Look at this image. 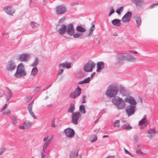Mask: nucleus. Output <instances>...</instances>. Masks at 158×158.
Wrapping results in <instances>:
<instances>
[{
	"label": "nucleus",
	"mask_w": 158,
	"mask_h": 158,
	"mask_svg": "<svg viewBox=\"0 0 158 158\" xmlns=\"http://www.w3.org/2000/svg\"><path fill=\"white\" fill-rule=\"evenodd\" d=\"M79 111L83 114L86 113L85 106L83 105H81L79 106Z\"/></svg>",
	"instance_id": "33"
},
{
	"label": "nucleus",
	"mask_w": 158,
	"mask_h": 158,
	"mask_svg": "<svg viewBox=\"0 0 158 158\" xmlns=\"http://www.w3.org/2000/svg\"><path fill=\"white\" fill-rule=\"evenodd\" d=\"M83 34L81 33H77L73 35L74 38H77L83 35Z\"/></svg>",
	"instance_id": "40"
},
{
	"label": "nucleus",
	"mask_w": 158,
	"mask_h": 158,
	"mask_svg": "<svg viewBox=\"0 0 158 158\" xmlns=\"http://www.w3.org/2000/svg\"><path fill=\"white\" fill-rule=\"evenodd\" d=\"M30 58V55L27 53H23L18 56V60L21 62H27Z\"/></svg>",
	"instance_id": "11"
},
{
	"label": "nucleus",
	"mask_w": 158,
	"mask_h": 158,
	"mask_svg": "<svg viewBox=\"0 0 158 158\" xmlns=\"http://www.w3.org/2000/svg\"><path fill=\"white\" fill-rule=\"evenodd\" d=\"M48 146L44 144L43 145V147L42 148V151L43 152H45V150L47 148Z\"/></svg>",
	"instance_id": "51"
},
{
	"label": "nucleus",
	"mask_w": 158,
	"mask_h": 158,
	"mask_svg": "<svg viewBox=\"0 0 158 158\" xmlns=\"http://www.w3.org/2000/svg\"><path fill=\"white\" fill-rule=\"evenodd\" d=\"M5 67L6 72L8 73H12L15 70L17 65L14 60H10L6 63Z\"/></svg>",
	"instance_id": "4"
},
{
	"label": "nucleus",
	"mask_w": 158,
	"mask_h": 158,
	"mask_svg": "<svg viewBox=\"0 0 158 158\" xmlns=\"http://www.w3.org/2000/svg\"><path fill=\"white\" fill-rule=\"evenodd\" d=\"M45 152H43L42 151L41 152V158H44L45 157Z\"/></svg>",
	"instance_id": "57"
},
{
	"label": "nucleus",
	"mask_w": 158,
	"mask_h": 158,
	"mask_svg": "<svg viewBox=\"0 0 158 158\" xmlns=\"http://www.w3.org/2000/svg\"><path fill=\"white\" fill-rule=\"evenodd\" d=\"M123 6H121L117 9L116 11V12L118 14L120 15V12L123 11Z\"/></svg>",
	"instance_id": "41"
},
{
	"label": "nucleus",
	"mask_w": 158,
	"mask_h": 158,
	"mask_svg": "<svg viewBox=\"0 0 158 158\" xmlns=\"http://www.w3.org/2000/svg\"><path fill=\"white\" fill-rule=\"evenodd\" d=\"M7 104L6 103L4 105V106H3L2 109V111H3V110H4L7 107Z\"/></svg>",
	"instance_id": "61"
},
{
	"label": "nucleus",
	"mask_w": 158,
	"mask_h": 158,
	"mask_svg": "<svg viewBox=\"0 0 158 158\" xmlns=\"http://www.w3.org/2000/svg\"><path fill=\"white\" fill-rule=\"evenodd\" d=\"M119 90L118 86L117 84H113L110 85L108 88L106 94L110 98H114L117 95Z\"/></svg>",
	"instance_id": "1"
},
{
	"label": "nucleus",
	"mask_w": 158,
	"mask_h": 158,
	"mask_svg": "<svg viewBox=\"0 0 158 158\" xmlns=\"http://www.w3.org/2000/svg\"><path fill=\"white\" fill-rule=\"evenodd\" d=\"M66 31V26L64 25H62L58 29L57 31L60 35H63L64 34Z\"/></svg>",
	"instance_id": "20"
},
{
	"label": "nucleus",
	"mask_w": 158,
	"mask_h": 158,
	"mask_svg": "<svg viewBox=\"0 0 158 158\" xmlns=\"http://www.w3.org/2000/svg\"><path fill=\"white\" fill-rule=\"evenodd\" d=\"M78 154V150H76L71 152L70 154V158H75L77 157Z\"/></svg>",
	"instance_id": "25"
},
{
	"label": "nucleus",
	"mask_w": 158,
	"mask_h": 158,
	"mask_svg": "<svg viewBox=\"0 0 158 158\" xmlns=\"http://www.w3.org/2000/svg\"><path fill=\"white\" fill-rule=\"evenodd\" d=\"M124 56H125V60L128 61L135 62L136 61V58L131 55H126L124 54Z\"/></svg>",
	"instance_id": "19"
},
{
	"label": "nucleus",
	"mask_w": 158,
	"mask_h": 158,
	"mask_svg": "<svg viewBox=\"0 0 158 158\" xmlns=\"http://www.w3.org/2000/svg\"><path fill=\"white\" fill-rule=\"evenodd\" d=\"M96 64L92 61H89L84 66V70L86 72L92 71L93 69L95 67Z\"/></svg>",
	"instance_id": "6"
},
{
	"label": "nucleus",
	"mask_w": 158,
	"mask_h": 158,
	"mask_svg": "<svg viewBox=\"0 0 158 158\" xmlns=\"http://www.w3.org/2000/svg\"><path fill=\"white\" fill-rule=\"evenodd\" d=\"M64 132L66 136L70 139L73 137L75 132L74 130L72 128H68L65 129Z\"/></svg>",
	"instance_id": "13"
},
{
	"label": "nucleus",
	"mask_w": 158,
	"mask_h": 158,
	"mask_svg": "<svg viewBox=\"0 0 158 158\" xmlns=\"http://www.w3.org/2000/svg\"><path fill=\"white\" fill-rule=\"evenodd\" d=\"M38 72V70L36 67H34L31 71V74L33 76H35Z\"/></svg>",
	"instance_id": "30"
},
{
	"label": "nucleus",
	"mask_w": 158,
	"mask_h": 158,
	"mask_svg": "<svg viewBox=\"0 0 158 158\" xmlns=\"http://www.w3.org/2000/svg\"><path fill=\"white\" fill-rule=\"evenodd\" d=\"M119 91L121 94L123 96H126L128 94L127 92L123 87H121L120 88Z\"/></svg>",
	"instance_id": "31"
},
{
	"label": "nucleus",
	"mask_w": 158,
	"mask_h": 158,
	"mask_svg": "<svg viewBox=\"0 0 158 158\" xmlns=\"http://www.w3.org/2000/svg\"><path fill=\"white\" fill-rule=\"evenodd\" d=\"M66 6L63 5L57 6L56 7V12L57 15H62L65 14L67 11Z\"/></svg>",
	"instance_id": "7"
},
{
	"label": "nucleus",
	"mask_w": 158,
	"mask_h": 158,
	"mask_svg": "<svg viewBox=\"0 0 158 158\" xmlns=\"http://www.w3.org/2000/svg\"><path fill=\"white\" fill-rule=\"evenodd\" d=\"M48 137H49V136L48 135L45 137L43 139V141L44 142H45V141H47L48 138Z\"/></svg>",
	"instance_id": "64"
},
{
	"label": "nucleus",
	"mask_w": 158,
	"mask_h": 158,
	"mask_svg": "<svg viewBox=\"0 0 158 158\" xmlns=\"http://www.w3.org/2000/svg\"><path fill=\"white\" fill-rule=\"evenodd\" d=\"M146 116L144 115L142 119L139 121V125H141L144 124L146 122Z\"/></svg>",
	"instance_id": "37"
},
{
	"label": "nucleus",
	"mask_w": 158,
	"mask_h": 158,
	"mask_svg": "<svg viewBox=\"0 0 158 158\" xmlns=\"http://www.w3.org/2000/svg\"><path fill=\"white\" fill-rule=\"evenodd\" d=\"M74 29L72 23H70L66 26V32L70 36H72L74 33Z\"/></svg>",
	"instance_id": "15"
},
{
	"label": "nucleus",
	"mask_w": 158,
	"mask_h": 158,
	"mask_svg": "<svg viewBox=\"0 0 158 158\" xmlns=\"http://www.w3.org/2000/svg\"><path fill=\"white\" fill-rule=\"evenodd\" d=\"M75 110V107L74 105L73 104H71L70 107L68 110V111L69 112L72 113H73V112Z\"/></svg>",
	"instance_id": "29"
},
{
	"label": "nucleus",
	"mask_w": 158,
	"mask_h": 158,
	"mask_svg": "<svg viewBox=\"0 0 158 158\" xmlns=\"http://www.w3.org/2000/svg\"><path fill=\"white\" fill-rule=\"evenodd\" d=\"M158 5V3L156 4H153L149 6V8L150 9H152L156 7V6Z\"/></svg>",
	"instance_id": "45"
},
{
	"label": "nucleus",
	"mask_w": 158,
	"mask_h": 158,
	"mask_svg": "<svg viewBox=\"0 0 158 158\" xmlns=\"http://www.w3.org/2000/svg\"><path fill=\"white\" fill-rule=\"evenodd\" d=\"M40 89V87H37L35 88V89L34 90V92H37L38 91H39Z\"/></svg>",
	"instance_id": "55"
},
{
	"label": "nucleus",
	"mask_w": 158,
	"mask_h": 158,
	"mask_svg": "<svg viewBox=\"0 0 158 158\" xmlns=\"http://www.w3.org/2000/svg\"><path fill=\"white\" fill-rule=\"evenodd\" d=\"M111 102L114 104L118 110L123 109L125 106V103L124 100L118 96L113 98L111 99Z\"/></svg>",
	"instance_id": "3"
},
{
	"label": "nucleus",
	"mask_w": 158,
	"mask_h": 158,
	"mask_svg": "<svg viewBox=\"0 0 158 158\" xmlns=\"http://www.w3.org/2000/svg\"><path fill=\"white\" fill-rule=\"evenodd\" d=\"M134 139L135 140V141L137 143L138 142L139 140V138L138 136H134Z\"/></svg>",
	"instance_id": "59"
},
{
	"label": "nucleus",
	"mask_w": 158,
	"mask_h": 158,
	"mask_svg": "<svg viewBox=\"0 0 158 158\" xmlns=\"http://www.w3.org/2000/svg\"><path fill=\"white\" fill-rule=\"evenodd\" d=\"M81 114L79 112L74 113L72 114L71 122L74 125L78 124V121L81 117Z\"/></svg>",
	"instance_id": "9"
},
{
	"label": "nucleus",
	"mask_w": 158,
	"mask_h": 158,
	"mask_svg": "<svg viewBox=\"0 0 158 158\" xmlns=\"http://www.w3.org/2000/svg\"><path fill=\"white\" fill-rule=\"evenodd\" d=\"M136 153L137 154L139 155H143L144 154V153L141 152V147L138 146L136 150Z\"/></svg>",
	"instance_id": "38"
},
{
	"label": "nucleus",
	"mask_w": 158,
	"mask_h": 158,
	"mask_svg": "<svg viewBox=\"0 0 158 158\" xmlns=\"http://www.w3.org/2000/svg\"><path fill=\"white\" fill-rule=\"evenodd\" d=\"M81 93V89L77 86L73 92L70 94L69 97L71 98L75 99L79 96Z\"/></svg>",
	"instance_id": "8"
},
{
	"label": "nucleus",
	"mask_w": 158,
	"mask_h": 158,
	"mask_svg": "<svg viewBox=\"0 0 158 158\" xmlns=\"http://www.w3.org/2000/svg\"><path fill=\"white\" fill-rule=\"evenodd\" d=\"M97 139V136L95 135L93 138V139L91 141L92 142H94L96 141Z\"/></svg>",
	"instance_id": "54"
},
{
	"label": "nucleus",
	"mask_w": 158,
	"mask_h": 158,
	"mask_svg": "<svg viewBox=\"0 0 158 158\" xmlns=\"http://www.w3.org/2000/svg\"><path fill=\"white\" fill-rule=\"evenodd\" d=\"M95 29V27L94 24H92V26L89 29V33L87 35V36H91L93 32V31Z\"/></svg>",
	"instance_id": "32"
},
{
	"label": "nucleus",
	"mask_w": 158,
	"mask_h": 158,
	"mask_svg": "<svg viewBox=\"0 0 158 158\" xmlns=\"http://www.w3.org/2000/svg\"><path fill=\"white\" fill-rule=\"evenodd\" d=\"M71 67V64L66 62L60 64L59 65V69H61L62 68L64 69L65 68L67 69H69Z\"/></svg>",
	"instance_id": "22"
},
{
	"label": "nucleus",
	"mask_w": 158,
	"mask_h": 158,
	"mask_svg": "<svg viewBox=\"0 0 158 158\" xmlns=\"http://www.w3.org/2000/svg\"><path fill=\"white\" fill-rule=\"evenodd\" d=\"M129 52L133 54H138V52L137 51L133 50H129Z\"/></svg>",
	"instance_id": "62"
},
{
	"label": "nucleus",
	"mask_w": 158,
	"mask_h": 158,
	"mask_svg": "<svg viewBox=\"0 0 158 158\" xmlns=\"http://www.w3.org/2000/svg\"><path fill=\"white\" fill-rule=\"evenodd\" d=\"M6 95V102H7L9 99L12 97L13 93L8 88H6L5 90V93L4 94Z\"/></svg>",
	"instance_id": "17"
},
{
	"label": "nucleus",
	"mask_w": 158,
	"mask_h": 158,
	"mask_svg": "<svg viewBox=\"0 0 158 158\" xmlns=\"http://www.w3.org/2000/svg\"><path fill=\"white\" fill-rule=\"evenodd\" d=\"M11 122L13 124L15 125L17 123V119L14 116H11Z\"/></svg>",
	"instance_id": "36"
},
{
	"label": "nucleus",
	"mask_w": 158,
	"mask_h": 158,
	"mask_svg": "<svg viewBox=\"0 0 158 158\" xmlns=\"http://www.w3.org/2000/svg\"><path fill=\"white\" fill-rule=\"evenodd\" d=\"M2 113L3 114H9L10 113V111L9 110H7L6 111H1Z\"/></svg>",
	"instance_id": "52"
},
{
	"label": "nucleus",
	"mask_w": 158,
	"mask_h": 158,
	"mask_svg": "<svg viewBox=\"0 0 158 158\" xmlns=\"http://www.w3.org/2000/svg\"><path fill=\"white\" fill-rule=\"evenodd\" d=\"M125 56L124 53L117 54L116 56L115 64L117 66L119 67L122 65L124 63Z\"/></svg>",
	"instance_id": "5"
},
{
	"label": "nucleus",
	"mask_w": 158,
	"mask_h": 158,
	"mask_svg": "<svg viewBox=\"0 0 158 158\" xmlns=\"http://www.w3.org/2000/svg\"><path fill=\"white\" fill-rule=\"evenodd\" d=\"M65 17H63L60 19L59 21V23H63L64 21L65 20Z\"/></svg>",
	"instance_id": "60"
},
{
	"label": "nucleus",
	"mask_w": 158,
	"mask_h": 158,
	"mask_svg": "<svg viewBox=\"0 0 158 158\" xmlns=\"http://www.w3.org/2000/svg\"><path fill=\"white\" fill-rule=\"evenodd\" d=\"M111 23L114 26H119L121 25V20L118 19H115L112 20Z\"/></svg>",
	"instance_id": "26"
},
{
	"label": "nucleus",
	"mask_w": 158,
	"mask_h": 158,
	"mask_svg": "<svg viewBox=\"0 0 158 158\" xmlns=\"http://www.w3.org/2000/svg\"><path fill=\"white\" fill-rule=\"evenodd\" d=\"M124 151L125 152V153L127 154L130 155L131 156H132V155L130 153L127 149L125 148H124Z\"/></svg>",
	"instance_id": "56"
},
{
	"label": "nucleus",
	"mask_w": 158,
	"mask_h": 158,
	"mask_svg": "<svg viewBox=\"0 0 158 158\" xmlns=\"http://www.w3.org/2000/svg\"><path fill=\"white\" fill-rule=\"evenodd\" d=\"M132 15V13L128 11L123 17L122 20L123 22H129L131 19Z\"/></svg>",
	"instance_id": "16"
},
{
	"label": "nucleus",
	"mask_w": 158,
	"mask_h": 158,
	"mask_svg": "<svg viewBox=\"0 0 158 158\" xmlns=\"http://www.w3.org/2000/svg\"><path fill=\"white\" fill-rule=\"evenodd\" d=\"M64 72V70L63 69H60L58 72L57 75H61Z\"/></svg>",
	"instance_id": "46"
},
{
	"label": "nucleus",
	"mask_w": 158,
	"mask_h": 158,
	"mask_svg": "<svg viewBox=\"0 0 158 158\" xmlns=\"http://www.w3.org/2000/svg\"><path fill=\"white\" fill-rule=\"evenodd\" d=\"M91 77H88L85 79L83 80L80 81L79 82V84H82L84 83H89L91 81Z\"/></svg>",
	"instance_id": "27"
},
{
	"label": "nucleus",
	"mask_w": 158,
	"mask_h": 158,
	"mask_svg": "<svg viewBox=\"0 0 158 158\" xmlns=\"http://www.w3.org/2000/svg\"><path fill=\"white\" fill-rule=\"evenodd\" d=\"M53 136L52 135L51 137L47 140L49 143H51L52 139L53 138Z\"/></svg>",
	"instance_id": "58"
},
{
	"label": "nucleus",
	"mask_w": 158,
	"mask_h": 158,
	"mask_svg": "<svg viewBox=\"0 0 158 158\" xmlns=\"http://www.w3.org/2000/svg\"><path fill=\"white\" fill-rule=\"evenodd\" d=\"M30 25L33 29L37 27L38 26V24L33 22H31V23Z\"/></svg>",
	"instance_id": "43"
},
{
	"label": "nucleus",
	"mask_w": 158,
	"mask_h": 158,
	"mask_svg": "<svg viewBox=\"0 0 158 158\" xmlns=\"http://www.w3.org/2000/svg\"><path fill=\"white\" fill-rule=\"evenodd\" d=\"M23 125L26 128L29 129L31 127L32 123L29 121H26L23 123Z\"/></svg>",
	"instance_id": "28"
},
{
	"label": "nucleus",
	"mask_w": 158,
	"mask_h": 158,
	"mask_svg": "<svg viewBox=\"0 0 158 158\" xmlns=\"http://www.w3.org/2000/svg\"><path fill=\"white\" fill-rule=\"evenodd\" d=\"M135 6L136 9L138 10H141L144 3V0H131Z\"/></svg>",
	"instance_id": "12"
},
{
	"label": "nucleus",
	"mask_w": 158,
	"mask_h": 158,
	"mask_svg": "<svg viewBox=\"0 0 158 158\" xmlns=\"http://www.w3.org/2000/svg\"><path fill=\"white\" fill-rule=\"evenodd\" d=\"M4 10L6 13L10 15H12L15 12V9L11 6L5 7L4 8Z\"/></svg>",
	"instance_id": "18"
},
{
	"label": "nucleus",
	"mask_w": 158,
	"mask_h": 158,
	"mask_svg": "<svg viewBox=\"0 0 158 158\" xmlns=\"http://www.w3.org/2000/svg\"><path fill=\"white\" fill-rule=\"evenodd\" d=\"M120 123V121L119 120H116L114 123V124H113V126L115 127H119L120 126V125L119 124Z\"/></svg>",
	"instance_id": "42"
},
{
	"label": "nucleus",
	"mask_w": 158,
	"mask_h": 158,
	"mask_svg": "<svg viewBox=\"0 0 158 158\" xmlns=\"http://www.w3.org/2000/svg\"><path fill=\"white\" fill-rule=\"evenodd\" d=\"M148 135L147 137H148L150 139L154 136L155 134V129L153 128L149 129L148 131Z\"/></svg>",
	"instance_id": "21"
},
{
	"label": "nucleus",
	"mask_w": 158,
	"mask_h": 158,
	"mask_svg": "<svg viewBox=\"0 0 158 158\" xmlns=\"http://www.w3.org/2000/svg\"><path fill=\"white\" fill-rule=\"evenodd\" d=\"M16 71L14 74V76L18 78L24 77L27 75L24 65L22 63L19 64L16 67Z\"/></svg>",
	"instance_id": "2"
},
{
	"label": "nucleus",
	"mask_w": 158,
	"mask_h": 158,
	"mask_svg": "<svg viewBox=\"0 0 158 158\" xmlns=\"http://www.w3.org/2000/svg\"><path fill=\"white\" fill-rule=\"evenodd\" d=\"M114 10L113 8L112 7H110V11L109 13V16H110L114 12Z\"/></svg>",
	"instance_id": "47"
},
{
	"label": "nucleus",
	"mask_w": 158,
	"mask_h": 158,
	"mask_svg": "<svg viewBox=\"0 0 158 158\" xmlns=\"http://www.w3.org/2000/svg\"><path fill=\"white\" fill-rule=\"evenodd\" d=\"M136 110V106L128 105L126 108V113L129 117L133 114Z\"/></svg>",
	"instance_id": "10"
},
{
	"label": "nucleus",
	"mask_w": 158,
	"mask_h": 158,
	"mask_svg": "<svg viewBox=\"0 0 158 158\" xmlns=\"http://www.w3.org/2000/svg\"><path fill=\"white\" fill-rule=\"evenodd\" d=\"M124 101L125 102L129 103L130 105L136 106L137 104L134 98L130 95H127Z\"/></svg>",
	"instance_id": "14"
},
{
	"label": "nucleus",
	"mask_w": 158,
	"mask_h": 158,
	"mask_svg": "<svg viewBox=\"0 0 158 158\" xmlns=\"http://www.w3.org/2000/svg\"><path fill=\"white\" fill-rule=\"evenodd\" d=\"M5 148L3 147H0V155L2 154L5 150Z\"/></svg>",
	"instance_id": "44"
},
{
	"label": "nucleus",
	"mask_w": 158,
	"mask_h": 158,
	"mask_svg": "<svg viewBox=\"0 0 158 158\" xmlns=\"http://www.w3.org/2000/svg\"><path fill=\"white\" fill-rule=\"evenodd\" d=\"M29 113L31 116L33 117L34 119H35L36 118V116L32 111L30 112Z\"/></svg>",
	"instance_id": "53"
},
{
	"label": "nucleus",
	"mask_w": 158,
	"mask_h": 158,
	"mask_svg": "<svg viewBox=\"0 0 158 158\" xmlns=\"http://www.w3.org/2000/svg\"><path fill=\"white\" fill-rule=\"evenodd\" d=\"M123 122L124 124L121 126V127L122 128L127 130H129L132 128V127L130 126L126 121H125Z\"/></svg>",
	"instance_id": "23"
},
{
	"label": "nucleus",
	"mask_w": 158,
	"mask_h": 158,
	"mask_svg": "<svg viewBox=\"0 0 158 158\" xmlns=\"http://www.w3.org/2000/svg\"><path fill=\"white\" fill-rule=\"evenodd\" d=\"M39 63V61L37 57H36L34 62L31 64V66H36Z\"/></svg>",
	"instance_id": "39"
},
{
	"label": "nucleus",
	"mask_w": 158,
	"mask_h": 158,
	"mask_svg": "<svg viewBox=\"0 0 158 158\" xmlns=\"http://www.w3.org/2000/svg\"><path fill=\"white\" fill-rule=\"evenodd\" d=\"M32 98V96H30L27 97L26 99V101L27 102H28L30 101Z\"/></svg>",
	"instance_id": "48"
},
{
	"label": "nucleus",
	"mask_w": 158,
	"mask_h": 158,
	"mask_svg": "<svg viewBox=\"0 0 158 158\" xmlns=\"http://www.w3.org/2000/svg\"><path fill=\"white\" fill-rule=\"evenodd\" d=\"M86 96L85 95L83 96L82 97V103H85L86 102Z\"/></svg>",
	"instance_id": "50"
},
{
	"label": "nucleus",
	"mask_w": 158,
	"mask_h": 158,
	"mask_svg": "<svg viewBox=\"0 0 158 158\" xmlns=\"http://www.w3.org/2000/svg\"><path fill=\"white\" fill-rule=\"evenodd\" d=\"M76 30L79 32H84L86 31V29L81 26L77 27Z\"/></svg>",
	"instance_id": "34"
},
{
	"label": "nucleus",
	"mask_w": 158,
	"mask_h": 158,
	"mask_svg": "<svg viewBox=\"0 0 158 158\" xmlns=\"http://www.w3.org/2000/svg\"><path fill=\"white\" fill-rule=\"evenodd\" d=\"M97 72H99L101 71V70L104 67V63L102 62H98L97 63Z\"/></svg>",
	"instance_id": "24"
},
{
	"label": "nucleus",
	"mask_w": 158,
	"mask_h": 158,
	"mask_svg": "<svg viewBox=\"0 0 158 158\" xmlns=\"http://www.w3.org/2000/svg\"><path fill=\"white\" fill-rule=\"evenodd\" d=\"M32 106L30 104L28 105L27 107V110L29 112H31L32 111Z\"/></svg>",
	"instance_id": "49"
},
{
	"label": "nucleus",
	"mask_w": 158,
	"mask_h": 158,
	"mask_svg": "<svg viewBox=\"0 0 158 158\" xmlns=\"http://www.w3.org/2000/svg\"><path fill=\"white\" fill-rule=\"evenodd\" d=\"M51 126L52 127H55L56 126L55 125L54 122L53 120L52 121L51 124Z\"/></svg>",
	"instance_id": "63"
},
{
	"label": "nucleus",
	"mask_w": 158,
	"mask_h": 158,
	"mask_svg": "<svg viewBox=\"0 0 158 158\" xmlns=\"http://www.w3.org/2000/svg\"><path fill=\"white\" fill-rule=\"evenodd\" d=\"M135 21L137 24V26L138 27L141 24V19L139 17H137L135 18Z\"/></svg>",
	"instance_id": "35"
}]
</instances>
